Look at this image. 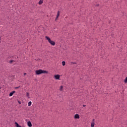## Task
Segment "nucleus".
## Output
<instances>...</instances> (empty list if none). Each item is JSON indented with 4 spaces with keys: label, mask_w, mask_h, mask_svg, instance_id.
Instances as JSON below:
<instances>
[{
    "label": "nucleus",
    "mask_w": 127,
    "mask_h": 127,
    "mask_svg": "<svg viewBox=\"0 0 127 127\" xmlns=\"http://www.w3.org/2000/svg\"><path fill=\"white\" fill-rule=\"evenodd\" d=\"M73 119L74 120H79L80 119V116H79V114H75L73 116Z\"/></svg>",
    "instance_id": "nucleus-4"
},
{
    "label": "nucleus",
    "mask_w": 127,
    "mask_h": 127,
    "mask_svg": "<svg viewBox=\"0 0 127 127\" xmlns=\"http://www.w3.org/2000/svg\"><path fill=\"white\" fill-rule=\"evenodd\" d=\"M125 83H127V77H126L125 79L124 80Z\"/></svg>",
    "instance_id": "nucleus-14"
},
{
    "label": "nucleus",
    "mask_w": 127,
    "mask_h": 127,
    "mask_svg": "<svg viewBox=\"0 0 127 127\" xmlns=\"http://www.w3.org/2000/svg\"><path fill=\"white\" fill-rule=\"evenodd\" d=\"M12 62H13V61H12V60L10 61V63H12Z\"/></svg>",
    "instance_id": "nucleus-18"
},
{
    "label": "nucleus",
    "mask_w": 127,
    "mask_h": 127,
    "mask_svg": "<svg viewBox=\"0 0 127 127\" xmlns=\"http://www.w3.org/2000/svg\"><path fill=\"white\" fill-rule=\"evenodd\" d=\"M32 104V103L31 101H30V102H29L28 103V106L29 107H30V106H31Z\"/></svg>",
    "instance_id": "nucleus-12"
},
{
    "label": "nucleus",
    "mask_w": 127,
    "mask_h": 127,
    "mask_svg": "<svg viewBox=\"0 0 127 127\" xmlns=\"http://www.w3.org/2000/svg\"><path fill=\"white\" fill-rule=\"evenodd\" d=\"M43 73L47 74L48 73V71L42 69L36 70V75H40V74H43Z\"/></svg>",
    "instance_id": "nucleus-1"
},
{
    "label": "nucleus",
    "mask_w": 127,
    "mask_h": 127,
    "mask_svg": "<svg viewBox=\"0 0 127 127\" xmlns=\"http://www.w3.org/2000/svg\"><path fill=\"white\" fill-rule=\"evenodd\" d=\"M15 125H16V127H21V126H20L19 124H18V123H16V122H15Z\"/></svg>",
    "instance_id": "nucleus-9"
},
{
    "label": "nucleus",
    "mask_w": 127,
    "mask_h": 127,
    "mask_svg": "<svg viewBox=\"0 0 127 127\" xmlns=\"http://www.w3.org/2000/svg\"><path fill=\"white\" fill-rule=\"evenodd\" d=\"M65 62L63 61L62 62V65L63 66H65Z\"/></svg>",
    "instance_id": "nucleus-13"
},
{
    "label": "nucleus",
    "mask_w": 127,
    "mask_h": 127,
    "mask_svg": "<svg viewBox=\"0 0 127 127\" xmlns=\"http://www.w3.org/2000/svg\"><path fill=\"white\" fill-rule=\"evenodd\" d=\"M45 38L47 40H48L49 43H50V44L52 45L53 46H54L56 44L55 42L51 40V39H50V38H49V37L48 36H46Z\"/></svg>",
    "instance_id": "nucleus-2"
},
{
    "label": "nucleus",
    "mask_w": 127,
    "mask_h": 127,
    "mask_svg": "<svg viewBox=\"0 0 127 127\" xmlns=\"http://www.w3.org/2000/svg\"><path fill=\"white\" fill-rule=\"evenodd\" d=\"M60 91H63V86L61 85L60 87Z\"/></svg>",
    "instance_id": "nucleus-11"
},
{
    "label": "nucleus",
    "mask_w": 127,
    "mask_h": 127,
    "mask_svg": "<svg viewBox=\"0 0 127 127\" xmlns=\"http://www.w3.org/2000/svg\"><path fill=\"white\" fill-rule=\"evenodd\" d=\"M83 107H86V105H83Z\"/></svg>",
    "instance_id": "nucleus-21"
},
{
    "label": "nucleus",
    "mask_w": 127,
    "mask_h": 127,
    "mask_svg": "<svg viewBox=\"0 0 127 127\" xmlns=\"http://www.w3.org/2000/svg\"><path fill=\"white\" fill-rule=\"evenodd\" d=\"M43 3V0H40L39 1V4H42Z\"/></svg>",
    "instance_id": "nucleus-10"
},
{
    "label": "nucleus",
    "mask_w": 127,
    "mask_h": 127,
    "mask_svg": "<svg viewBox=\"0 0 127 127\" xmlns=\"http://www.w3.org/2000/svg\"><path fill=\"white\" fill-rule=\"evenodd\" d=\"M54 78L55 80H60V75L56 74L54 75Z\"/></svg>",
    "instance_id": "nucleus-3"
},
{
    "label": "nucleus",
    "mask_w": 127,
    "mask_h": 127,
    "mask_svg": "<svg viewBox=\"0 0 127 127\" xmlns=\"http://www.w3.org/2000/svg\"><path fill=\"white\" fill-rule=\"evenodd\" d=\"M59 15H60V11H59L57 13V17L56 18V20H57V19H58V17H59Z\"/></svg>",
    "instance_id": "nucleus-6"
},
{
    "label": "nucleus",
    "mask_w": 127,
    "mask_h": 127,
    "mask_svg": "<svg viewBox=\"0 0 127 127\" xmlns=\"http://www.w3.org/2000/svg\"><path fill=\"white\" fill-rule=\"evenodd\" d=\"M19 88V86H18V87H14V89H18Z\"/></svg>",
    "instance_id": "nucleus-16"
},
{
    "label": "nucleus",
    "mask_w": 127,
    "mask_h": 127,
    "mask_svg": "<svg viewBox=\"0 0 127 127\" xmlns=\"http://www.w3.org/2000/svg\"><path fill=\"white\" fill-rule=\"evenodd\" d=\"M26 96L28 98H29V93L28 92H26Z\"/></svg>",
    "instance_id": "nucleus-15"
},
{
    "label": "nucleus",
    "mask_w": 127,
    "mask_h": 127,
    "mask_svg": "<svg viewBox=\"0 0 127 127\" xmlns=\"http://www.w3.org/2000/svg\"><path fill=\"white\" fill-rule=\"evenodd\" d=\"M94 122H95V119H93V122L91 123V127H95V123H94Z\"/></svg>",
    "instance_id": "nucleus-7"
},
{
    "label": "nucleus",
    "mask_w": 127,
    "mask_h": 127,
    "mask_svg": "<svg viewBox=\"0 0 127 127\" xmlns=\"http://www.w3.org/2000/svg\"><path fill=\"white\" fill-rule=\"evenodd\" d=\"M14 93H15V91H13L11 92V93H10V94H9L10 97H11V96H12L14 94Z\"/></svg>",
    "instance_id": "nucleus-8"
},
{
    "label": "nucleus",
    "mask_w": 127,
    "mask_h": 127,
    "mask_svg": "<svg viewBox=\"0 0 127 127\" xmlns=\"http://www.w3.org/2000/svg\"><path fill=\"white\" fill-rule=\"evenodd\" d=\"M1 40V37H0V40Z\"/></svg>",
    "instance_id": "nucleus-19"
},
{
    "label": "nucleus",
    "mask_w": 127,
    "mask_h": 127,
    "mask_svg": "<svg viewBox=\"0 0 127 127\" xmlns=\"http://www.w3.org/2000/svg\"><path fill=\"white\" fill-rule=\"evenodd\" d=\"M18 103L19 104H21V102L20 101H18Z\"/></svg>",
    "instance_id": "nucleus-17"
},
{
    "label": "nucleus",
    "mask_w": 127,
    "mask_h": 127,
    "mask_svg": "<svg viewBox=\"0 0 127 127\" xmlns=\"http://www.w3.org/2000/svg\"><path fill=\"white\" fill-rule=\"evenodd\" d=\"M27 125L28 127H32V124H31V122L30 121L27 122Z\"/></svg>",
    "instance_id": "nucleus-5"
},
{
    "label": "nucleus",
    "mask_w": 127,
    "mask_h": 127,
    "mask_svg": "<svg viewBox=\"0 0 127 127\" xmlns=\"http://www.w3.org/2000/svg\"><path fill=\"white\" fill-rule=\"evenodd\" d=\"M25 75H26V73H24V75L25 76Z\"/></svg>",
    "instance_id": "nucleus-20"
}]
</instances>
